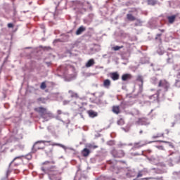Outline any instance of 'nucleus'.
I'll use <instances>...</instances> for the list:
<instances>
[{
    "mask_svg": "<svg viewBox=\"0 0 180 180\" xmlns=\"http://www.w3.org/2000/svg\"><path fill=\"white\" fill-rule=\"evenodd\" d=\"M34 112L39 114L40 117L44 120H49V119H51L53 117V113L50 111L47 110V108L44 107H37L34 109Z\"/></svg>",
    "mask_w": 180,
    "mask_h": 180,
    "instance_id": "nucleus-1",
    "label": "nucleus"
},
{
    "mask_svg": "<svg viewBox=\"0 0 180 180\" xmlns=\"http://www.w3.org/2000/svg\"><path fill=\"white\" fill-rule=\"evenodd\" d=\"M46 143H51V141H38L32 146V153H36L39 150H44Z\"/></svg>",
    "mask_w": 180,
    "mask_h": 180,
    "instance_id": "nucleus-2",
    "label": "nucleus"
},
{
    "mask_svg": "<svg viewBox=\"0 0 180 180\" xmlns=\"http://www.w3.org/2000/svg\"><path fill=\"white\" fill-rule=\"evenodd\" d=\"M50 164H54V162H49V161L44 162L43 163L44 167H41V171H43L44 172H46V174H49V175H51V172L56 171V167L54 166L49 167Z\"/></svg>",
    "mask_w": 180,
    "mask_h": 180,
    "instance_id": "nucleus-3",
    "label": "nucleus"
},
{
    "mask_svg": "<svg viewBox=\"0 0 180 180\" xmlns=\"http://www.w3.org/2000/svg\"><path fill=\"white\" fill-rule=\"evenodd\" d=\"M158 88H162L164 92H168L169 91V88H171V85L169 84V82L167 81L165 79H162L159 80L158 83Z\"/></svg>",
    "mask_w": 180,
    "mask_h": 180,
    "instance_id": "nucleus-4",
    "label": "nucleus"
},
{
    "mask_svg": "<svg viewBox=\"0 0 180 180\" xmlns=\"http://www.w3.org/2000/svg\"><path fill=\"white\" fill-rule=\"evenodd\" d=\"M111 153L115 158H123V157L124 156V151L122 150H117L116 149H113Z\"/></svg>",
    "mask_w": 180,
    "mask_h": 180,
    "instance_id": "nucleus-5",
    "label": "nucleus"
},
{
    "mask_svg": "<svg viewBox=\"0 0 180 180\" xmlns=\"http://www.w3.org/2000/svg\"><path fill=\"white\" fill-rule=\"evenodd\" d=\"M127 20H129V22H134V20H136V22H139V23H141V20H140L139 19H137L131 13L127 14Z\"/></svg>",
    "mask_w": 180,
    "mask_h": 180,
    "instance_id": "nucleus-6",
    "label": "nucleus"
},
{
    "mask_svg": "<svg viewBox=\"0 0 180 180\" xmlns=\"http://www.w3.org/2000/svg\"><path fill=\"white\" fill-rule=\"evenodd\" d=\"M138 124H141V126H148L150 124V122L147 121V118H139L137 121Z\"/></svg>",
    "mask_w": 180,
    "mask_h": 180,
    "instance_id": "nucleus-7",
    "label": "nucleus"
},
{
    "mask_svg": "<svg viewBox=\"0 0 180 180\" xmlns=\"http://www.w3.org/2000/svg\"><path fill=\"white\" fill-rule=\"evenodd\" d=\"M110 78L112 79V81H117L120 78L119 73L117 72H114L110 74Z\"/></svg>",
    "mask_w": 180,
    "mask_h": 180,
    "instance_id": "nucleus-8",
    "label": "nucleus"
},
{
    "mask_svg": "<svg viewBox=\"0 0 180 180\" xmlns=\"http://www.w3.org/2000/svg\"><path fill=\"white\" fill-rule=\"evenodd\" d=\"M111 84L112 82H110V80L109 79H106L103 80V86H104V88H106L107 89H109Z\"/></svg>",
    "mask_w": 180,
    "mask_h": 180,
    "instance_id": "nucleus-9",
    "label": "nucleus"
},
{
    "mask_svg": "<svg viewBox=\"0 0 180 180\" xmlns=\"http://www.w3.org/2000/svg\"><path fill=\"white\" fill-rule=\"evenodd\" d=\"M131 78H133V76L131 74H124L122 76V81H129V79H131Z\"/></svg>",
    "mask_w": 180,
    "mask_h": 180,
    "instance_id": "nucleus-10",
    "label": "nucleus"
},
{
    "mask_svg": "<svg viewBox=\"0 0 180 180\" xmlns=\"http://www.w3.org/2000/svg\"><path fill=\"white\" fill-rule=\"evenodd\" d=\"M85 30H86V28H85V27L84 26H80L77 30L76 31V34L77 36H79V34H81L82 32H85Z\"/></svg>",
    "mask_w": 180,
    "mask_h": 180,
    "instance_id": "nucleus-11",
    "label": "nucleus"
},
{
    "mask_svg": "<svg viewBox=\"0 0 180 180\" xmlns=\"http://www.w3.org/2000/svg\"><path fill=\"white\" fill-rule=\"evenodd\" d=\"M112 110L115 115H119L120 113V107L119 105H113Z\"/></svg>",
    "mask_w": 180,
    "mask_h": 180,
    "instance_id": "nucleus-12",
    "label": "nucleus"
},
{
    "mask_svg": "<svg viewBox=\"0 0 180 180\" xmlns=\"http://www.w3.org/2000/svg\"><path fill=\"white\" fill-rule=\"evenodd\" d=\"M89 154H91V150H89L88 148H84L82 150V155L83 157H88Z\"/></svg>",
    "mask_w": 180,
    "mask_h": 180,
    "instance_id": "nucleus-13",
    "label": "nucleus"
},
{
    "mask_svg": "<svg viewBox=\"0 0 180 180\" xmlns=\"http://www.w3.org/2000/svg\"><path fill=\"white\" fill-rule=\"evenodd\" d=\"M87 113L90 117H96V116H98V112L92 110L87 111Z\"/></svg>",
    "mask_w": 180,
    "mask_h": 180,
    "instance_id": "nucleus-14",
    "label": "nucleus"
},
{
    "mask_svg": "<svg viewBox=\"0 0 180 180\" xmlns=\"http://www.w3.org/2000/svg\"><path fill=\"white\" fill-rule=\"evenodd\" d=\"M95 64V60L89 59L86 63V68H89V67H92Z\"/></svg>",
    "mask_w": 180,
    "mask_h": 180,
    "instance_id": "nucleus-15",
    "label": "nucleus"
},
{
    "mask_svg": "<svg viewBox=\"0 0 180 180\" xmlns=\"http://www.w3.org/2000/svg\"><path fill=\"white\" fill-rule=\"evenodd\" d=\"M68 94L70 95L71 98H78V94L72 90H69Z\"/></svg>",
    "mask_w": 180,
    "mask_h": 180,
    "instance_id": "nucleus-16",
    "label": "nucleus"
},
{
    "mask_svg": "<svg viewBox=\"0 0 180 180\" xmlns=\"http://www.w3.org/2000/svg\"><path fill=\"white\" fill-rule=\"evenodd\" d=\"M143 175H144V172L143 171H139L136 175V178L135 179V180H140L139 178H141Z\"/></svg>",
    "mask_w": 180,
    "mask_h": 180,
    "instance_id": "nucleus-17",
    "label": "nucleus"
},
{
    "mask_svg": "<svg viewBox=\"0 0 180 180\" xmlns=\"http://www.w3.org/2000/svg\"><path fill=\"white\" fill-rule=\"evenodd\" d=\"M176 18V16H175V15H172V16L167 17L169 22L172 23L173 22H175V18Z\"/></svg>",
    "mask_w": 180,
    "mask_h": 180,
    "instance_id": "nucleus-18",
    "label": "nucleus"
},
{
    "mask_svg": "<svg viewBox=\"0 0 180 180\" xmlns=\"http://www.w3.org/2000/svg\"><path fill=\"white\" fill-rule=\"evenodd\" d=\"M136 81H138L139 82H141V85H143V84L144 82V81L143 79V76H141V75L137 76Z\"/></svg>",
    "mask_w": 180,
    "mask_h": 180,
    "instance_id": "nucleus-19",
    "label": "nucleus"
},
{
    "mask_svg": "<svg viewBox=\"0 0 180 180\" xmlns=\"http://www.w3.org/2000/svg\"><path fill=\"white\" fill-rule=\"evenodd\" d=\"M158 82H160V81H158L157 77H153L152 79V84H153V85H158Z\"/></svg>",
    "mask_w": 180,
    "mask_h": 180,
    "instance_id": "nucleus-20",
    "label": "nucleus"
},
{
    "mask_svg": "<svg viewBox=\"0 0 180 180\" xmlns=\"http://www.w3.org/2000/svg\"><path fill=\"white\" fill-rule=\"evenodd\" d=\"M120 49H123V46H113L112 48V50H113L114 51H119V50H120Z\"/></svg>",
    "mask_w": 180,
    "mask_h": 180,
    "instance_id": "nucleus-21",
    "label": "nucleus"
},
{
    "mask_svg": "<svg viewBox=\"0 0 180 180\" xmlns=\"http://www.w3.org/2000/svg\"><path fill=\"white\" fill-rule=\"evenodd\" d=\"M173 175L174 178H177L178 179H180V171L173 172Z\"/></svg>",
    "mask_w": 180,
    "mask_h": 180,
    "instance_id": "nucleus-22",
    "label": "nucleus"
},
{
    "mask_svg": "<svg viewBox=\"0 0 180 180\" xmlns=\"http://www.w3.org/2000/svg\"><path fill=\"white\" fill-rule=\"evenodd\" d=\"M161 94V89L157 91V93L154 95L156 96V99H160V95Z\"/></svg>",
    "mask_w": 180,
    "mask_h": 180,
    "instance_id": "nucleus-23",
    "label": "nucleus"
},
{
    "mask_svg": "<svg viewBox=\"0 0 180 180\" xmlns=\"http://www.w3.org/2000/svg\"><path fill=\"white\" fill-rule=\"evenodd\" d=\"M46 88H47V85L46 84V82H44L41 84L40 85V89H46Z\"/></svg>",
    "mask_w": 180,
    "mask_h": 180,
    "instance_id": "nucleus-24",
    "label": "nucleus"
},
{
    "mask_svg": "<svg viewBox=\"0 0 180 180\" xmlns=\"http://www.w3.org/2000/svg\"><path fill=\"white\" fill-rule=\"evenodd\" d=\"M160 137H164V134H158L157 135H154L153 139H158Z\"/></svg>",
    "mask_w": 180,
    "mask_h": 180,
    "instance_id": "nucleus-25",
    "label": "nucleus"
},
{
    "mask_svg": "<svg viewBox=\"0 0 180 180\" xmlns=\"http://www.w3.org/2000/svg\"><path fill=\"white\" fill-rule=\"evenodd\" d=\"M148 2L149 5H155V4H157V2L154 0H148Z\"/></svg>",
    "mask_w": 180,
    "mask_h": 180,
    "instance_id": "nucleus-26",
    "label": "nucleus"
},
{
    "mask_svg": "<svg viewBox=\"0 0 180 180\" xmlns=\"http://www.w3.org/2000/svg\"><path fill=\"white\" fill-rule=\"evenodd\" d=\"M117 124H124V120L120 118V120L117 121Z\"/></svg>",
    "mask_w": 180,
    "mask_h": 180,
    "instance_id": "nucleus-27",
    "label": "nucleus"
},
{
    "mask_svg": "<svg viewBox=\"0 0 180 180\" xmlns=\"http://www.w3.org/2000/svg\"><path fill=\"white\" fill-rule=\"evenodd\" d=\"M170 156L171 155H174V160H176V158H178V154L175 153H172L169 155Z\"/></svg>",
    "mask_w": 180,
    "mask_h": 180,
    "instance_id": "nucleus-28",
    "label": "nucleus"
},
{
    "mask_svg": "<svg viewBox=\"0 0 180 180\" xmlns=\"http://www.w3.org/2000/svg\"><path fill=\"white\" fill-rule=\"evenodd\" d=\"M89 148H94V150H95V148H98V146H96V145H89Z\"/></svg>",
    "mask_w": 180,
    "mask_h": 180,
    "instance_id": "nucleus-29",
    "label": "nucleus"
},
{
    "mask_svg": "<svg viewBox=\"0 0 180 180\" xmlns=\"http://www.w3.org/2000/svg\"><path fill=\"white\" fill-rule=\"evenodd\" d=\"M51 146H58V147H63V145H61L60 143H53L51 144Z\"/></svg>",
    "mask_w": 180,
    "mask_h": 180,
    "instance_id": "nucleus-30",
    "label": "nucleus"
},
{
    "mask_svg": "<svg viewBox=\"0 0 180 180\" xmlns=\"http://www.w3.org/2000/svg\"><path fill=\"white\" fill-rule=\"evenodd\" d=\"M175 85L177 88H180V81L177 80L175 83Z\"/></svg>",
    "mask_w": 180,
    "mask_h": 180,
    "instance_id": "nucleus-31",
    "label": "nucleus"
},
{
    "mask_svg": "<svg viewBox=\"0 0 180 180\" xmlns=\"http://www.w3.org/2000/svg\"><path fill=\"white\" fill-rule=\"evenodd\" d=\"M141 180H150V179H154V178L153 177H146V178H143L141 179Z\"/></svg>",
    "mask_w": 180,
    "mask_h": 180,
    "instance_id": "nucleus-32",
    "label": "nucleus"
},
{
    "mask_svg": "<svg viewBox=\"0 0 180 180\" xmlns=\"http://www.w3.org/2000/svg\"><path fill=\"white\" fill-rule=\"evenodd\" d=\"M8 27L9 29L13 27V23H8Z\"/></svg>",
    "mask_w": 180,
    "mask_h": 180,
    "instance_id": "nucleus-33",
    "label": "nucleus"
},
{
    "mask_svg": "<svg viewBox=\"0 0 180 180\" xmlns=\"http://www.w3.org/2000/svg\"><path fill=\"white\" fill-rule=\"evenodd\" d=\"M104 95H105V92H103V91H101V92L99 93V96H100V98H101V97L103 96Z\"/></svg>",
    "mask_w": 180,
    "mask_h": 180,
    "instance_id": "nucleus-34",
    "label": "nucleus"
},
{
    "mask_svg": "<svg viewBox=\"0 0 180 180\" xmlns=\"http://www.w3.org/2000/svg\"><path fill=\"white\" fill-rule=\"evenodd\" d=\"M162 36V34H158L156 35L155 39L157 40V39H158L159 37H161Z\"/></svg>",
    "mask_w": 180,
    "mask_h": 180,
    "instance_id": "nucleus-35",
    "label": "nucleus"
},
{
    "mask_svg": "<svg viewBox=\"0 0 180 180\" xmlns=\"http://www.w3.org/2000/svg\"><path fill=\"white\" fill-rule=\"evenodd\" d=\"M20 158H22V156H18L15 158L13 161H15V160H20Z\"/></svg>",
    "mask_w": 180,
    "mask_h": 180,
    "instance_id": "nucleus-36",
    "label": "nucleus"
},
{
    "mask_svg": "<svg viewBox=\"0 0 180 180\" xmlns=\"http://www.w3.org/2000/svg\"><path fill=\"white\" fill-rule=\"evenodd\" d=\"M57 113H58V115H61V113H63V112L61 111V110H58L57 111Z\"/></svg>",
    "mask_w": 180,
    "mask_h": 180,
    "instance_id": "nucleus-37",
    "label": "nucleus"
},
{
    "mask_svg": "<svg viewBox=\"0 0 180 180\" xmlns=\"http://www.w3.org/2000/svg\"><path fill=\"white\" fill-rule=\"evenodd\" d=\"M68 103H70V101H63L64 105H68Z\"/></svg>",
    "mask_w": 180,
    "mask_h": 180,
    "instance_id": "nucleus-38",
    "label": "nucleus"
},
{
    "mask_svg": "<svg viewBox=\"0 0 180 180\" xmlns=\"http://www.w3.org/2000/svg\"><path fill=\"white\" fill-rule=\"evenodd\" d=\"M159 31L161 32L162 33H164V32H165V30H163V29L161 30V29H160Z\"/></svg>",
    "mask_w": 180,
    "mask_h": 180,
    "instance_id": "nucleus-39",
    "label": "nucleus"
},
{
    "mask_svg": "<svg viewBox=\"0 0 180 180\" xmlns=\"http://www.w3.org/2000/svg\"><path fill=\"white\" fill-rule=\"evenodd\" d=\"M160 143H168L167 141H160Z\"/></svg>",
    "mask_w": 180,
    "mask_h": 180,
    "instance_id": "nucleus-40",
    "label": "nucleus"
},
{
    "mask_svg": "<svg viewBox=\"0 0 180 180\" xmlns=\"http://www.w3.org/2000/svg\"><path fill=\"white\" fill-rule=\"evenodd\" d=\"M41 99H42L41 98H38V101L41 102Z\"/></svg>",
    "mask_w": 180,
    "mask_h": 180,
    "instance_id": "nucleus-41",
    "label": "nucleus"
},
{
    "mask_svg": "<svg viewBox=\"0 0 180 180\" xmlns=\"http://www.w3.org/2000/svg\"><path fill=\"white\" fill-rule=\"evenodd\" d=\"M139 134H143V130H141V131H139Z\"/></svg>",
    "mask_w": 180,
    "mask_h": 180,
    "instance_id": "nucleus-42",
    "label": "nucleus"
},
{
    "mask_svg": "<svg viewBox=\"0 0 180 180\" xmlns=\"http://www.w3.org/2000/svg\"><path fill=\"white\" fill-rule=\"evenodd\" d=\"M81 117H82L84 119V115H82V114H80Z\"/></svg>",
    "mask_w": 180,
    "mask_h": 180,
    "instance_id": "nucleus-43",
    "label": "nucleus"
},
{
    "mask_svg": "<svg viewBox=\"0 0 180 180\" xmlns=\"http://www.w3.org/2000/svg\"><path fill=\"white\" fill-rule=\"evenodd\" d=\"M167 134H168L169 133L168 130H167Z\"/></svg>",
    "mask_w": 180,
    "mask_h": 180,
    "instance_id": "nucleus-44",
    "label": "nucleus"
},
{
    "mask_svg": "<svg viewBox=\"0 0 180 180\" xmlns=\"http://www.w3.org/2000/svg\"><path fill=\"white\" fill-rule=\"evenodd\" d=\"M179 109H180V107H179Z\"/></svg>",
    "mask_w": 180,
    "mask_h": 180,
    "instance_id": "nucleus-45",
    "label": "nucleus"
}]
</instances>
